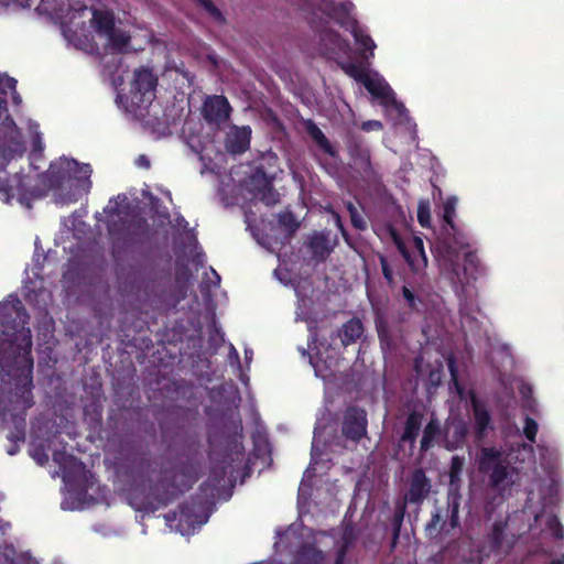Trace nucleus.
I'll use <instances>...</instances> for the list:
<instances>
[{
	"label": "nucleus",
	"instance_id": "59",
	"mask_svg": "<svg viewBox=\"0 0 564 564\" xmlns=\"http://www.w3.org/2000/svg\"><path fill=\"white\" fill-rule=\"evenodd\" d=\"M552 534L555 539H563L564 536V528L561 523L556 522L552 528Z\"/></svg>",
	"mask_w": 564,
	"mask_h": 564
},
{
	"label": "nucleus",
	"instance_id": "38",
	"mask_svg": "<svg viewBox=\"0 0 564 564\" xmlns=\"http://www.w3.org/2000/svg\"><path fill=\"white\" fill-rule=\"evenodd\" d=\"M458 198L456 196H448L443 203V221L454 231H457L454 218L456 216Z\"/></svg>",
	"mask_w": 564,
	"mask_h": 564
},
{
	"label": "nucleus",
	"instance_id": "42",
	"mask_svg": "<svg viewBox=\"0 0 564 564\" xmlns=\"http://www.w3.org/2000/svg\"><path fill=\"white\" fill-rule=\"evenodd\" d=\"M101 62L104 66V73H106L110 77H113L118 72L119 67L121 66L122 58L119 56V54L113 53L109 58L107 55H105L101 58Z\"/></svg>",
	"mask_w": 564,
	"mask_h": 564
},
{
	"label": "nucleus",
	"instance_id": "51",
	"mask_svg": "<svg viewBox=\"0 0 564 564\" xmlns=\"http://www.w3.org/2000/svg\"><path fill=\"white\" fill-rule=\"evenodd\" d=\"M379 261H380V265H381V271H382V274H383V278L386 279V281L388 282V284H392L394 279H393V271L390 267V263L387 259L386 256L383 254H379Z\"/></svg>",
	"mask_w": 564,
	"mask_h": 564
},
{
	"label": "nucleus",
	"instance_id": "57",
	"mask_svg": "<svg viewBox=\"0 0 564 564\" xmlns=\"http://www.w3.org/2000/svg\"><path fill=\"white\" fill-rule=\"evenodd\" d=\"M32 405L31 393L29 390L23 392V402L21 406H14L13 410H25Z\"/></svg>",
	"mask_w": 564,
	"mask_h": 564
},
{
	"label": "nucleus",
	"instance_id": "61",
	"mask_svg": "<svg viewBox=\"0 0 564 564\" xmlns=\"http://www.w3.org/2000/svg\"><path fill=\"white\" fill-rule=\"evenodd\" d=\"M346 556H347L346 553L336 551V556H335L334 564H345Z\"/></svg>",
	"mask_w": 564,
	"mask_h": 564
},
{
	"label": "nucleus",
	"instance_id": "58",
	"mask_svg": "<svg viewBox=\"0 0 564 564\" xmlns=\"http://www.w3.org/2000/svg\"><path fill=\"white\" fill-rule=\"evenodd\" d=\"M317 144L321 147V149H322L325 153H327V154H329V155H332V156H335V153H336V144H337V143H317Z\"/></svg>",
	"mask_w": 564,
	"mask_h": 564
},
{
	"label": "nucleus",
	"instance_id": "3",
	"mask_svg": "<svg viewBox=\"0 0 564 564\" xmlns=\"http://www.w3.org/2000/svg\"><path fill=\"white\" fill-rule=\"evenodd\" d=\"M158 77L149 68L141 67L133 73L130 91L119 95L118 99L126 110L133 116H142L155 99Z\"/></svg>",
	"mask_w": 564,
	"mask_h": 564
},
{
	"label": "nucleus",
	"instance_id": "20",
	"mask_svg": "<svg viewBox=\"0 0 564 564\" xmlns=\"http://www.w3.org/2000/svg\"><path fill=\"white\" fill-rule=\"evenodd\" d=\"M365 327L360 318L351 317L346 323L343 324L340 328L336 330L335 334L332 335V344L338 338L343 347H347L351 344H355L358 339L364 335Z\"/></svg>",
	"mask_w": 564,
	"mask_h": 564
},
{
	"label": "nucleus",
	"instance_id": "62",
	"mask_svg": "<svg viewBox=\"0 0 564 564\" xmlns=\"http://www.w3.org/2000/svg\"><path fill=\"white\" fill-rule=\"evenodd\" d=\"M178 511H180L181 519L182 518H187L189 508L186 505H180L178 506Z\"/></svg>",
	"mask_w": 564,
	"mask_h": 564
},
{
	"label": "nucleus",
	"instance_id": "19",
	"mask_svg": "<svg viewBox=\"0 0 564 564\" xmlns=\"http://www.w3.org/2000/svg\"><path fill=\"white\" fill-rule=\"evenodd\" d=\"M394 242H395L400 253L404 258L405 262L409 264V267L413 271H419L421 268L426 267V264H427V257H426V253H425V250H424L423 240L421 238H419V237H414L413 238V249H414L413 252L417 253V257L413 256L406 249L405 245L403 243V241L401 239L394 237Z\"/></svg>",
	"mask_w": 564,
	"mask_h": 564
},
{
	"label": "nucleus",
	"instance_id": "25",
	"mask_svg": "<svg viewBox=\"0 0 564 564\" xmlns=\"http://www.w3.org/2000/svg\"><path fill=\"white\" fill-rule=\"evenodd\" d=\"M349 163L358 172L369 173L371 171L369 150L362 143H348Z\"/></svg>",
	"mask_w": 564,
	"mask_h": 564
},
{
	"label": "nucleus",
	"instance_id": "14",
	"mask_svg": "<svg viewBox=\"0 0 564 564\" xmlns=\"http://www.w3.org/2000/svg\"><path fill=\"white\" fill-rule=\"evenodd\" d=\"M507 521L497 520L491 531L485 538V549L488 554H508L513 547V542H506Z\"/></svg>",
	"mask_w": 564,
	"mask_h": 564
},
{
	"label": "nucleus",
	"instance_id": "18",
	"mask_svg": "<svg viewBox=\"0 0 564 564\" xmlns=\"http://www.w3.org/2000/svg\"><path fill=\"white\" fill-rule=\"evenodd\" d=\"M364 86L375 98L380 100L382 106L402 107V105L397 101L395 94L390 85L383 79L371 78L369 76L367 80H365Z\"/></svg>",
	"mask_w": 564,
	"mask_h": 564
},
{
	"label": "nucleus",
	"instance_id": "37",
	"mask_svg": "<svg viewBox=\"0 0 564 564\" xmlns=\"http://www.w3.org/2000/svg\"><path fill=\"white\" fill-rule=\"evenodd\" d=\"M405 513H406L405 502L397 501L395 508H394V512H393V516H392V520H391L393 544L397 543V541H398V539L400 536V531H401V528H402V523H403Z\"/></svg>",
	"mask_w": 564,
	"mask_h": 564
},
{
	"label": "nucleus",
	"instance_id": "11",
	"mask_svg": "<svg viewBox=\"0 0 564 564\" xmlns=\"http://www.w3.org/2000/svg\"><path fill=\"white\" fill-rule=\"evenodd\" d=\"M431 480L426 477L424 469L416 468L412 471L409 479V489L400 502L415 505L420 507L431 492Z\"/></svg>",
	"mask_w": 564,
	"mask_h": 564
},
{
	"label": "nucleus",
	"instance_id": "12",
	"mask_svg": "<svg viewBox=\"0 0 564 564\" xmlns=\"http://www.w3.org/2000/svg\"><path fill=\"white\" fill-rule=\"evenodd\" d=\"M337 245V239L330 238V232L326 230L314 231L307 242V247L315 263H323L330 256Z\"/></svg>",
	"mask_w": 564,
	"mask_h": 564
},
{
	"label": "nucleus",
	"instance_id": "39",
	"mask_svg": "<svg viewBox=\"0 0 564 564\" xmlns=\"http://www.w3.org/2000/svg\"><path fill=\"white\" fill-rule=\"evenodd\" d=\"M252 130L249 126L230 124L225 141H250Z\"/></svg>",
	"mask_w": 564,
	"mask_h": 564
},
{
	"label": "nucleus",
	"instance_id": "26",
	"mask_svg": "<svg viewBox=\"0 0 564 564\" xmlns=\"http://www.w3.org/2000/svg\"><path fill=\"white\" fill-rule=\"evenodd\" d=\"M319 45L326 55H332L343 51L346 43L337 31L325 29L319 33Z\"/></svg>",
	"mask_w": 564,
	"mask_h": 564
},
{
	"label": "nucleus",
	"instance_id": "8",
	"mask_svg": "<svg viewBox=\"0 0 564 564\" xmlns=\"http://www.w3.org/2000/svg\"><path fill=\"white\" fill-rule=\"evenodd\" d=\"M367 412L356 405L348 406L343 415L341 434L346 440L359 443L367 435Z\"/></svg>",
	"mask_w": 564,
	"mask_h": 564
},
{
	"label": "nucleus",
	"instance_id": "54",
	"mask_svg": "<svg viewBox=\"0 0 564 564\" xmlns=\"http://www.w3.org/2000/svg\"><path fill=\"white\" fill-rule=\"evenodd\" d=\"M382 128V123L378 120L365 121L361 126L364 131L381 130Z\"/></svg>",
	"mask_w": 564,
	"mask_h": 564
},
{
	"label": "nucleus",
	"instance_id": "44",
	"mask_svg": "<svg viewBox=\"0 0 564 564\" xmlns=\"http://www.w3.org/2000/svg\"><path fill=\"white\" fill-rule=\"evenodd\" d=\"M215 21L225 23L226 19L223 12L212 0H195Z\"/></svg>",
	"mask_w": 564,
	"mask_h": 564
},
{
	"label": "nucleus",
	"instance_id": "30",
	"mask_svg": "<svg viewBox=\"0 0 564 564\" xmlns=\"http://www.w3.org/2000/svg\"><path fill=\"white\" fill-rule=\"evenodd\" d=\"M465 458L455 455L451 459L449 466V492H458L462 481V473L464 469Z\"/></svg>",
	"mask_w": 564,
	"mask_h": 564
},
{
	"label": "nucleus",
	"instance_id": "9",
	"mask_svg": "<svg viewBox=\"0 0 564 564\" xmlns=\"http://www.w3.org/2000/svg\"><path fill=\"white\" fill-rule=\"evenodd\" d=\"M232 107L224 95L207 96L202 106V115L209 124L220 126L227 122Z\"/></svg>",
	"mask_w": 564,
	"mask_h": 564
},
{
	"label": "nucleus",
	"instance_id": "50",
	"mask_svg": "<svg viewBox=\"0 0 564 564\" xmlns=\"http://www.w3.org/2000/svg\"><path fill=\"white\" fill-rule=\"evenodd\" d=\"M26 138L28 141H42V133L40 131V124L33 120H28L26 123Z\"/></svg>",
	"mask_w": 564,
	"mask_h": 564
},
{
	"label": "nucleus",
	"instance_id": "21",
	"mask_svg": "<svg viewBox=\"0 0 564 564\" xmlns=\"http://www.w3.org/2000/svg\"><path fill=\"white\" fill-rule=\"evenodd\" d=\"M470 404L474 414L475 436L478 441L486 437L488 429L491 427V415L486 404L479 401L475 395L470 398Z\"/></svg>",
	"mask_w": 564,
	"mask_h": 564
},
{
	"label": "nucleus",
	"instance_id": "22",
	"mask_svg": "<svg viewBox=\"0 0 564 564\" xmlns=\"http://www.w3.org/2000/svg\"><path fill=\"white\" fill-rule=\"evenodd\" d=\"M443 437H445V435L441 421L432 416L423 427L422 437L420 441V453L424 455L436 444H438L440 440Z\"/></svg>",
	"mask_w": 564,
	"mask_h": 564
},
{
	"label": "nucleus",
	"instance_id": "60",
	"mask_svg": "<svg viewBox=\"0 0 564 564\" xmlns=\"http://www.w3.org/2000/svg\"><path fill=\"white\" fill-rule=\"evenodd\" d=\"M477 261V257L475 253L468 251L465 253V262L470 264V265H475V262Z\"/></svg>",
	"mask_w": 564,
	"mask_h": 564
},
{
	"label": "nucleus",
	"instance_id": "24",
	"mask_svg": "<svg viewBox=\"0 0 564 564\" xmlns=\"http://www.w3.org/2000/svg\"><path fill=\"white\" fill-rule=\"evenodd\" d=\"M376 330L382 352L384 355L393 354L398 348V337L384 317L378 316L376 318Z\"/></svg>",
	"mask_w": 564,
	"mask_h": 564
},
{
	"label": "nucleus",
	"instance_id": "36",
	"mask_svg": "<svg viewBox=\"0 0 564 564\" xmlns=\"http://www.w3.org/2000/svg\"><path fill=\"white\" fill-rule=\"evenodd\" d=\"M459 508H460L459 492H448L447 517L449 518V525L452 529H455L459 525Z\"/></svg>",
	"mask_w": 564,
	"mask_h": 564
},
{
	"label": "nucleus",
	"instance_id": "23",
	"mask_svg": "<svg viewBox=\"0 0 564 564\" xmlns=\"http://www.w3.org/2000/svg\"><path fill=\"white\" fill-rule=\"evenodd\" d=\"M324 558V552L315 542H304L294 551L291 564H322Z\"/></svg>",
	"mask_w": 564,
	"mask_h": 564
},
{
	"label": "nucleus",
	"instance_id": "47",
	"mask_svg": "<svg viewBox=\"0 0 564 564\" xmlns=\"http://www.w3.org/2000/svg\"><path fill=\"white\" fill-rule=\"evenodd\" d=\"M279 224L284 227L289 232L293 234L299 228L300 224L291 212H283L279 215Z\"/></svg>",
	"mask_w": 564,
	"mask_h": 564
},
{
	"label": "nucleus",
	"instance_id": "41",
	"mask_svg": "<svg viewBox=\"0 0 564 564\" xmlns=\"http://www.w3.org/2000/svg\"><path fill=\"white\" fill-rule=\"evenodd\" d=\"M347 75L364 85L365 80L369 77L367 68L361 64L349 63L343 66Z\"/></svg>",
	"mask_w": 564,
	"mask_h": 564
},
{
	"label": "nucleus",
	"instance_id": "4",
	"mask_svg": "<svg viewBox=\"0 0 564 564\" xmlns=\"http://www.w3.org/2000/svg\"><path fill=\"white\" fill-rule=\"evenodd\" d=\"M17 79L7 74H0V141H24L21 129L9 113L8 98L11 96L14 106L22 104L17 90Z\"/></svg>",
	"mask_w": 564,
	"mask_h": 564
},
{
	"label": "nucleus",
	"instance_id": "45",
	"mask_svg": "<svg viewBox=\"0 0 564 564\" xmlns=\"http://www.w3.org/2000/svg\"><path fill=\"white\" fill-rule=\"evenodd\" d=\"M354 39L357 44L362 46L366 51H370V55H373V50L376 48V43L366 33H364L359 29H354L352 31Z\"/></svg>",
	"mask_w": 564,
	"mask_h": 564
},
{
	"label": "nucleus",
	"instance_id": "27",
	"mask_svg": "<svg viewBox=\"0 0 564 564\" xmlns=\"http://www.w3.org/2000/svg\"><path fill=\"white\" fill-rule=\"evenodd\" d=\"M191 150L199 155V160L203 162L204 166L207 169H214L223 162L224 153L218 151L216 153L215 160L209 156L208 151H213L216 143H187Z\"/></svg>",
	"mask_w": 564,
	"mask_h": 564
},
{
	"label": "nucleus",
	"instance_id": "13",
	"mask_svg": "<svg viewBox=\"0 0 564 564\" xmlns=\"http://www.w3.org/2000/svg\"><path fill=\"white\" fill-rule=\"evenodd\" d=\"M212 466L209 475L206 481H204L199 489L205 492L206 496L215 497L216 492L220 487L225 486V480L228 474V469L231 466L232 458L229 460L227 457L220 462H215L214 457L210 456Z\"/></svg>",
	"mask_w": 564,
	"mask_h": 564
},
{
	"label": "nucleus",
	"instance_id": "46",
	"mask_svg": "<svg viewBox=\"0 0 564 564\" xmlns=\"http://www.w3.org/2000/svg\"><path fill=\"white\" fill-rule=\"evenodd\" d=\"M417 221L424 228L431 225V209L427 200H420L417 205Z\"/></svg>",
	"mask_w": 564,
	"mask_h": 564
},
{
	"label": "nucleus",
	"instance_id": "6",
	"mask_svg": "<svg viewBox=\"0 0 564 564\" xmlns=\"http://www.w3.org/2000/svg\"><path fill=\"white\" fill-rule=\"evenodd\" d=\"M478 470L487 474L489 487L495 490H505L512 484L510 478L509 462L502 457V452L497 447H481L478 458Z\"/></svg>",
	"mask_w": 564,
	"mask_h": 564
},
{
	"label": "nucleus",
	"instance_id": "53",
	"mask_svg": "<svg viewBox=\"0 0 564 564\" xmlns=\"http://www.w3.org/2000/svg\"><path fill=\"white\" fill-rule=\"evenodd\" d=\"M402 295L404 300L406 301L409 307L414 308L416 305V296L412 290H410L408 286L402 288Z\"/></svg>",
	"mask_w": 564,
	"mask_h": 564
},
{
	"label": "nucleus",
	"instance_id": "2",
	"mask_svg": "<svg viewBox=\"0 0 564 564\" xmlns=\"http://www.w3.org/2000/svg\"><path fill=\"white\" fill-rule=\"evenodd\" d=\"M259 163L253 172L246 178V186L254 197L271 206L279 202V194L273 188V178L278 167L279 158L270 149L260 151Z\"/></svg>",
	"mask_w": 564,
	"mask_h": 564
},
{
	"label": "nucleus",
	"instance_id": "55",
	"mask_svg": "<svg viewBox=\"0 0 564 564\" xmlns=\"http://www.w3.org/2000/svg\"><path fill=\"white\" fill-rule=\"evenodd\" d=\"M31 455L40 465L47 462V455L40 448L32 449Z\"/></svg>",
	"mask_w": 564,
	"mask_h": 564
},
{
	"label": "nucleus",
	"instance_id": "16",
	"mask_svg": "<svg viewBox=\"0 0 564 564\" xmlns=\"http://www.w3.org/2000/svg\"><path fill=\"white\" fill-rule=\"evenodd\" d=\"M44 10L52 19L61 23V30L64 39L70 44V30L67 19L70 14V0H44Z\"/></svg>",
	"mask_w": 564,
	"mask_h": 564
},
{
	"label": "nucleus",
	"instance_id": "5",
	"mask_svg": "<svg viewBox=\"0 0 564 564\" xmlns=\"http://www.w3.org/2000/svg\"><path fill=\"white\" fill-rule=\"evenodd\" d=\"M69 178L70 160L59 158L51 163L48 170L39 177L32 195L36 198H42L51 194L56 203L64 202L62 192Z\"/></svg>",
	"mask_w": 564,
	"mask_h": 564
},
{
	"label": "nucleus",
	"instance_id": "15",
	"mask_svg": "<svg viewBox=\"0 0 564 564\" xmlns=\"http://www.w3.org/2000/svg\"><path fill=\"white\" fill-rule=\"evenodd\" d=\"M54 451H53V463L56 468L51 473L52 477H61L64 484L62 488L63 492H68V485L70 479V456L67 452V443L58 444L61 448L57 447L55 441H53Z\"/></svg>",
	"mask_w": 564,
	"mask_h": 564
},
{
	"label": "nucleus",
	"instance_id": "7",
	"mask_svg": "<svg viewBox=\"0 0 564 564\" xmlns=\"http://www.w3.org/2000/svg\"><path fill=\"white\" fill-rule=\"evenodd\" d=\"M108 232L115 239H122L127 245H141L150 241L152 232L143 217L120 218L108 223Z\"/></svg>",
	"mask_w": 564,
	"mask_h": 564
},
{
	"label": "nucleus",
	"instance_id": "56",
	"mask_svg": "<svg viewBox=\"0 0 564 564\" xmlns=\"http://www.w3.org/2000/svg\"><path fill=\"white\" fill-rule=\"evenodd\" d=\"M134 163L138 167L145 169V170L150 169V166H151L150 160L145 154H140L135 159Z\"/></svg>",
	"mask_w": 564,
	"mask_h": 564
},
{
	"label": "nucleus",
	"instance_id": "49",
	"mask_svg": "<svg viewBox=\"0 0 564 564\" xmlns=\"http://www.w3.org/2000/svg\"><path fill=\"white\" fill-rule=\"evenodd\" d=\"M356 541V535L351 529H345L341 539H340V545L337 549V551L343 553H348L350 547L354 545Z\"/></svg>",
	"mask_w": 564,
	"mask_h": 564
},
{
	"label": "nucleus",
	"instance_id": "35",
	"mask_svg": "<svg viewBox=\"0 0 564 564\" xmlns=\"http://www.w3.org/2000/svg\"><path fill=\"white\" fill-rule=\"evenodd\" d=\"M296 129L312 138V141H328L312 119L301 118L296 123Z\"/></svg>",
	"mask_w": 564,
	"mask_h": 564
},
{
	"label": "nucleus",
	"instance_id": "64",
	"mask_svg": "<svg viewBox=\"0 0 564 564\" xmlns=\"http://www.w3.org/2000/svg\"><path fill=\"white\" fill-rule=\"evenodd\" d=\"M176 221H177V225L181 227H186L188 225V223L186 221V219L184 217H178L176 219Z\"/></svg>",
	"mask_w": 564,
	"mask_h": 564
},
{
	"label": "nucleus",
	"instance_id": "17",
	"mask_svg": "<svg viewBox=\"0 0 564 564\" xmlns=\"http://www.w3.org/2000/svg\"><path fill=\"white\" fill-rule=\"evenodd\" d=\"M424 414L417 410H413L408 413L404 422L402 433L399 437L400 445L408 444L410 449L413 451L416 444V440L422 430Z\"/></svg>",
	"mask_w": 564,
	"mask_h": 564
},
{
	"label": "nucleus",
	"instance_id": "48",
	"mask_svg": "<svg viewBox=\"0 0 564 564\" xmlns=\"http://www.w3.org/2000/svg\"><path fill=\"white\" fill-rule=\"evenodd\" d=\"M538 430H539V426H538L536 421L530 416H525L523 434L529 442H531V443L535 442Z\"/></svg>",
	"mask_w": 564,
	"mask_h": 564
},
{
	"label": "nucleus",
	"instance_id": "52",
	"mask_svg": "<svg viewBox=\"0 0 564 564\" xmlns=\"http://www.w3.org/2000/svg\"><path fill=\"white\" fill-rule=\"evenodd\" d=\"M225 150L231 155H240L250 149V143H224Z\"/></svg>",
	"mask_w": 564,
	"mask_h": 564
},
{
	"label": "nucleus",
	"instance_id": "1",
	"mask_svg": "<svg viewBox=\"0 0 564 564\" xmlns=\"http://www.w3.org/2000/svg\"><path fill=\"white\" fill-rule=\"evenodd\" d=\"M122 468L134 485L150 484V496L156 502L154 509L173 502L198 478L197 469L193 464H173L164 456H152L145 451L130 453Z\"/></svg>",
	"mask_w": 564,
	"mask_h": 564
},
{
	"label": "nucleus",
	"instance_id": "10",
	"mask_svg": "<svg viewBox=\"0 0 564 564\" xmlns=\"http://www.w3.org/2000/svg\"><path fill=\"white\" fill-rule=\"evenodd\" d=\"M93 169L88 163H80L73 158V204L86 205L93 187Z\"/></svg>",
	"mask_w": 564,
	"mask_h": 564
},
{
	"label": "nucleus",
	"instance_id": "33",
	"mask_svg": "<svg viewBox=\"0 0 564 564\" xmlns=\"http://www.w3.org/2000/svg\"><path fill=\"white\" fill-rule=\"evenodd\" d=\"M468 434V427L466 423L459 421L453 425V432L451 438L446 440L445 447L448 451H454L463 447Z\"/></svg>",
	"mask_w": 564,
	"mask_h": 564
},
{
	"label": "nucleus",
	"instance_id": "34",
	"mask_svg": "<svg viewBox=\"0 0 564 564\" xmlns=\"http://www.w3.org/2000/svg\"><path fill=\"white\" fill-rule=\"evenodd\" d=\"M15 313V319H19L18 324L24 325L26 323V314L23 311L22 303L17 297H11L7 302L0 304V313L6 317L10 316L11 313Z\"/></svg>",
	"mask_w": 564,
	"mask_h": 564
},
{
	"label": "nucleus",
	"instance_id": "63",
	"mask_svg": "<svg viewBox=\"0 0 564 564\" xmlns=\"http://www.w3.org/2000/svg\"><path fill=\"white\" fill-rule=\"evenodd\" d=\"M336 223L338 225V228L340 229V231L343 232V236L346 237V231H345V228L341 224V220H340V217L338 214H336Z\"/></svg>",
	"mask_w": 564,
	"mask_h": 564
},
{
	"label": "nucleus",
	"instance_id": "31",
	"mask_svg": "<svg viewBox=\"0 0 564 564\" xmlns=\"http://www.w3.org/2000/svg\"><path fill=\"white\" fill-rule=\"evenodd\" d=\"M107 37L110 48L117 54L123 53L131 40L128 31L116 28L107 34Z\"/></svg>",
	"mask_w": 564,
	"mask_h": 564
},
{
	"label": "nucleus",
	"instance_id": "28",
	"mask_svg": "<svg viewBox=\"0 0 564 564\" xmlns=\"http://www.w3.org/2000/svg\"><path fill=\"white\" fill-rule=\"evenodd\" d=\"M321 10L327 17L335 19L340 25L346 23L349 17V8L346 3H336L333 0H323Z\"/></svg>",
	"mask_w": 564,
	"mask_h": 564
},
{
	"label": "nucleus",
	"instance_id": "40",
	"mask_svg": "<svg viewBox=\"0 0 564 564\" xmlns=\"http://www.w3.org/2000/svg\"><path fill=\"white\" fill-rule=\"evenodd\" d=\"M346 208L349 213L350 223H351L352 227L358 230H361V231L366 230L368 227L367 220L365 219L362 214L358 210V208L355 206V204L351 202H347Z\"/></svg>",
	"mask_w": 564,
	"mask_h": 564
},
{
	"label": "nucleus",
	"instance_id": "32",
	"mask_svg": "<svg viewBox=\"0 0 564 564\" xmlns=\"http://www.w3.org/2000/svg\"><path fill=\"white\" fill-rule=\"evenodd\" d=\"M93 23L97 32L107 35L115 26V17L109 11L95 10L93 13Z\"/></svg>",
	"mask_w": 564,
	"mask_h": 564
},
{
	"label": "nucleus",
	"instance_id": "29",
	"mask_svg": "<svg viewBox=\"0 0 564 564\" xmlns=\"http://www.w3.org/2000/svg\"><path fill=\"white\" fill-rule=\"evenodd\" d=\"M446 525V520L442 516L441 509H435L431 513V519L426 522L424 532L430 540H436L440 538L442 530Z\"/></svg>",
	"mask_w": 564,
	"mask_h": 564
},
{
	"label": "nucleus",
	"instance_id": "43",
	"mask_svg": "<svg viewBox=\"0 0 564 564\" xmlns=\"http://www.w3.org/2000/svg\"><path fill=\"white\" fill-rule=\"evenodd\" d=\"M215 21L225 23L226 19L223 12L212 0H195Z\"/></svg>",
	"mask_w": 564,
	"mask_h": 564
}]
</instances>
